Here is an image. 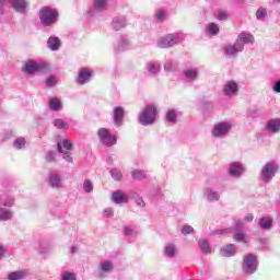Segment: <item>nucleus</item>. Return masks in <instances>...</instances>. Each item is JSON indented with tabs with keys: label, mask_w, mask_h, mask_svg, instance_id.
<instances>
[{
	"label": "nucleus",
	"mask_w": 280,
	"mask_h": 280,
	"mask_svg": "<svg viewBox=\"0 0 280 280\" xmlns=\"http://www.w3.org/2000/svg\"><path fill=\"white\" fill-rule=\"evenodd\" d=\"M10 7L18 14H27L30 0H0V16H3Z\"/></svg>",
	"instance_id": "obj_1"
},
{
	"label": "nucleus",
	"mask_w": 280,
	"mask_h": 280,
	"mask_svg": "<svg viewBox=\"0 0 280 280\" xmlns=\"http://www.w3.org/2000/svg\"><path fill=\"white\" fill-rule=\"evenodd\" d=\"M43 27H51L58 23V10L50 7H43L38 13Z\"/></svg>",
	"instance_id": "obj_2"
},
{
	"label": "nucleus",
	"mask_w": 280,
	"mask_h": 280,
	"mask_svg": "<svg viewBox=\"0 0 280 280\" xmlns=\"http://www.w3.org/2000/svg\"><path fill=\"white\" fill-rule=\"evenodd\" d=\"M159 109L154 104H148L139 115V124L141 126H152L156 121Z\"/></svg>",
	"instance_id": "obj_3"
},
{
	"label": "nucleus",
	"mask_w": 280,
	"mask_h": 280,
	"mask_svg": "<svg viewBox=\"0 0 280 280\" xmlns=\"http://www.w3.org/2000/svg\"><path fill=\"white\" fill-rule=\"evenodd\" d=\"M277 172H279V164L275 162L266 163L260 171V180H262L265 185L272 183V178L277 176Z\"/></svg>",
	"instance_id": "obj_4"
},
{
	"label": "nucleus",
	"mask_w": 280,
	"mask_h": 280,
	"mask_svg": "<svg viewBox=\"0 0 280 280\" xmlns=\"http://www.w3.org/2000/svg\"><path fill=\"white\" fill-rule=\"evenodd\" d=\"M258 266L259 261L257 260V255L247 254L244 256V260L242 264L244 275H255L257 272Z\"/></svg>",
	"instance_id": "obj_5"
},
{
	"label": "nucleus",
	"mask_w": 280,
	"mask_h": 280,
	"mask_svg": "<svg viewBox=\"0 0 280 280\" xmlns=\"http://www.w3.org/2000/svg\"><path fill=\"white\" fill-rule=\"evenodd\" d=\"M98 141L105 148H113V145H117V136L110 133V130L107 128H100L97 130Z\"/></svg>",
	"instance_id": "obj_6"
},
{
	"label": "nucleus",
	"mask_w": 280,
	"mask_h": 280,
	"mask_svg": "<svg viewBox=\"0 0 280 280\" xmlns=\"http://www.w3.org/2000/svg\"><path fill=\"white\" fill-rule=\"evenodd\" d=\"M233 129V125L229 121H220L217 122L212 130L211 135L214 139H224V137H229V132Z\"/></svg>",
	"instance_id": "obj_7"
},
{
	"label": "nucleus",
	"mask_w": 280,
	"mask_h": 280,
	"mask_svg": "<svg viewBox=\"0 0 280 280\" xmlns=\"http://www.w3.org/2000/svg\"><path fill=\"white\" fill-rule=\"evenodd\" d=\"M106 10H108V0H93V5L86 10L85 16L86 19H93L102 12H106Z\"/></svg>",
	"instance_id": "obj_8"
},
{
	"label": "nucleus",
	"mask_w": 280,
	"mask_h": 280,
	"mask_svg": "<svg viewBox=\"0 0 280 280\" xmlns=\"http://www.w3.org/2000/svg\"><path fill=\"white\" fill-rule=\"evenodd\" d=\"M180 43V34L171 33L158 40V47L161 49H170V47H174V45H178Z\"/></svg>",
	"instance_id": "obj_9"
},
{
	"label": "nucleus",
	"mask_w": 280,
	"mask_h": 280,
	"mask_svg": "<svg viewBox=\"0 0 280 280\" xmlns=\"http://www.w3.org/2000/svg\"><path fill=\"white\" fill-rule=\"evenodd\" d=\"M49 67L45 62H36L34 59H30L24 66V73L26 75H34V73H38V71H47Z\"/></svg>",
	"instance_id": "obj_10"
},
{
	"label": "nucleus",
	"mask_w": 280,
	"mask_h": 280,
	"mask_svg": "<svg viewBox=\"0 0 280 280\" xmlns=\"http://www.w3.org/2000/svg\"><path fill=\"white\" fill-rule=\"evenodd\" d=\"M47 185L51 187V189L62 188V175L56 172L49 173L47 177Z\"/></svg>",
	"instance_id": "obj_11"
},
{
	"label": "nucleus",
	"mask_w": 280,
	"mask_h": 280,
	"mask_svg": "<svg viewBox=\"0 0 280 280\" xmlns=\"http://www.w3.org/2000/svg\"><path fill=\"white\" fill-rule=\"evenodd\" d=\"M115 270V262L110 259H105L98 264V277H106Z\"/></svg>",
	"instance_id": "obj_12"
},
{
	"label": "nucleus",
	"mask_w": 280,
	"mask_h": 280,
	"mask_svg": "<svg viewBox=\"0 0 280 280\" xmlns=\"http://www.w3.org/2000/svg\"><path fill=\"white\" fill-rule=\"evenodd\" d=\"M235 42L241 46V50L244 51V45H255V36L250 33L242 32Z\"/></svg>",
	"instance_id": "obj_13"
},
{
	"label": "nucleus",
	"mask_w": 280,
	"mask_h": 280,
	"mask_svg": "<svg viewBox=\"0 0 280 280\" xmlns=\"http://www.w3.org/2000/svg\"><path fill=\"white\" fill-rule=\"evenodd\" d=\"M244 172L246 170L244 168V165L240 162L231 163L228 170V174L232 176V178H240L244 175Z\"/></svg>",
	"instance_id": "obj_14"
},
{
	"label": "nucleus",
	"mask_w": 280,
	"mask_h": 280,
	"mask_svg": "<svg viewBox=\"0 0 280 280\" xmlns=\"http://www.w3.org/2000/svg\"><path fill=\"white\" fill-rule=\"evenodd\" d=\"M225 97H233L240 93V85L235 81H228L223 86Z\"/></svg>",
	"instance_id": "obj_15"
},
{
	"label": "nucleus",
	"mask_w": 280,
	"mask_h": 280,
	"mask_svg": "<svg viewBox=\"0 0 280 280\" xmlns=\"http://www.w3.org/2000/svg\"><path fill=\"white\" fill-rule=\"evenodd\" d=\"M126 116V110L121 106H117L114 108L113 112V119H114V125L116 128H121L124 126V117Z\"/></svg>",
	"instance_id": "obj_16"
},
{
	"label": "nucleus",
	"mask_w": 280,
	"mask_h": 280,
	"mask_svg": "<svg viewBox=\"0 0 280 280\" xmlns=\"http://www.w3.org/2000/svg\"><path fill=\"white\" fill-rule=\"evenodd\" d=\"M91 78H93V71L89 70V68H82L79 71L77 84H80V86L88 84V82H91Z\"/></svg>",
	"instance_id": "obj_17"
},
{
	"label": "nucleus",
	"mask_w": 280,
	"mask_h": 280,
	"mask_svg": "<svg viewBox=\"0 0 280 280\" xmlns=\"http://www.w3.org/2000/svg\"><path fill=\"white\" fill-rule=\"evenodd\" d=\"M203 198H206L208 202H218V200H220V191L213 187H206L203 189Z\"/></svg>",
	"instance_id": "obj_18"
},
{
	"label": "nucleus",
	"mask_w": 280,
	"mask_h": 280,
	"mask_svg": "<svg viewBox=\"0 0 280 280\" xmlns=\"http://www.w3.org/2000/svg\"><path fill=\"white\" fill-rule=\"evenodd\" d=\"M265 130L271 135H279L280 132V118H271L265 125Z\"/></svg>",
	"instance_id": "obj_19"
},
{
	"label": "nucleus",
	"mask_w": 280,
	"mask_h": 280,
	"mask_svg": "<svg viewBox=\"0 0 280 280\" xmlns=\"http://www.w3.org/2000/svg\"><path fill=\"white\" fill-rule=\"evenodd\" d=\"M225 56H236V54L242 52V46L235 42L234 44H226L223 47Z\"/></svg>",
	"instance_id": "obj_20"
},
{
	"label": "nucleus",
	"mask_w": 280,
	"mask_h": 280,
	"mask_svg": "<svg viewBox=\"0 0 280 280\" xmlns=\"http://www.w3.org/2000/svg\"><path fill=\"white\" fill-rule=\"evenodd\" d=\"M184 80L186 82H196L198 81L199 73L197 68H188L183 71Z\"/></svg>",
	"instance_id": "obj_21"
},
{
	"label": "nucleus",
	"mask_w": 280,
	"mask_h": 280,
	"mask_svg": "<svg viewBox=\"0 0 280 280\" xmlns=\"http://www.w3.org/2000/svg\"><path fill=\"white\" fill-rule=\"evenodd\" d=\"M147 71L150 73V75H159V73H161V62L149 61L147 63Z\"/></svg>",
	"instance_id": "obj_22"
},
{
	"label": "nucleus",
	"mask_w": 280,
	"mask_h": 280,
	"mask_svg": "<svg viewBox=\"0 0 280 280\" xmlns=\"http://www.w3.org/2000/svg\"><path fill=\"white\" fill-rule=\"evenodd\" d=\"M205 32L208 36H218L220 34V26L214 22H210L206 24Z\"/></svg>",
	"instance_id": "obj_23"
},
{
	"label": "nucleus",
	"mask_w": 280,
	"mask_h": 280,
	"mask_svg": "<svg viewBox=\"0 0 280 280\" xmlns=\"http://www.w3.org/2000/svg\"><path fill=\"white\" fill-rule=\"evenodd\" d=\"M47 47L50 51H58L60 49V38L58 36H50L47 40Z\"/></svg>",
	"instance_id": "obj_24"
},
{
	"label": "nucleus",
	"mask_w": 280,
	"mask_h": 280,
	"mask_svg": "<svg viewBox=\"0 0 280 280\" xmlns=\"http://www.w3.org/2000/svg\"><path fill=\"white\" fill-rule=\"evenodd\" d=\"M258 226L262 229V231H270L272 229V218L262 217L258 221Z\"/></svg>",
	"instance_id": "obj_25"
},
{
	"label": "nucleus",
	"mask_w": 280,
	"mask_h": 280,
	"mask_svg": "<svg viewBox=\"0 0 280 280\" xmlns=\"http://www.w3.org/2000/svg\"><path fill=\"white\" fill-rule=\"evenodd\" d=\"M112 27L113 30H115V32H119V30H124V27H126V18L125 16L115 18L112 22Z\"/></svg>",
	"instance_id": "obj_26"
},
{
	"label": "nucleus",
	"mask_w": 280,
	"mask_h": 280,
	"mask_svg": "<svg viewBox=\"0 0 280 280\" xmlns=\"http://www.w3.org/2000/svg\"><path fill=\"white\" fill-rule=\"evenodd\" d=\"M132 47V44L130 43V39L128 37L121 36L117 44L118 51H126Z\"/></svg>",
	"instance_id": "obj_27"
},
{
	"label": "nucleus",
	"mask_w": 280,
	"mask_h": 280,
	"mask_svg": "<svg viewBox=\"0 0 280 280\" xmlns=\"http://www.w3.org/2000/svg\"><path fill=\"white\" fill-rule=\"evenodd\" d=\"M198 246L199 250H201L203 255H211V244H209V241L206 238H200L198 241Z\"/></svg>",
	"instance_id": "obj_28"
},
{
	"label": "nucleus",
	"mask_w": 280,
	"mask_h": 280,
	"mask_svg": "<svg viewBox=\"0 0 280 280\" xmlns=\"http://www.w3.org/2000/svg\"><path fill=\"white\" fill-rule=\"evenodd\" d=\"M236 253L235 244H229L221 248L222 257H233Z\"/></svg>",
	"instance_id": "obj_29"
},
{
	"label": "nucleus",
	"mask_w": 280,
	"mask_h": 280,
	"mask_svg": "<svg viewBox=\"0 0 280 280\" xmlns=\"http://www.w3.org/2000/svg\"><path fill=\"white\" fill-rule=\"evenodd\" d=\"M112 199L114 200L115 205H121L124 202H128V197L124 195L120 190L114 191Z\"/></svg>",
	"instance_id": "obj_30"
},
{
	"label": "nucleus",
	"mask_w": 280,
	"mask_h": 280,
	"mask_svg": "<svg viewBox=\"0 0 280 280\" xmlns=\"http://www.w3.org/2000/svg\"><path fill=\"white\" fill-rule=\"evenodd\" d=\"M12 210L0 208V222H8V220H12Z\"/></svg>",
	"instance_id": "obj_31"
},
{
	"label": "nucleus",
	"mask_w": 280,
	"mask_h": 280,
	"mask_svg": "<svg viewBox=\"0 0 280 280\" xmlns=\"http://www.w3.org/2000/svg\"><path fill=\"white\" fill-rule=\"evenodd\" d=\"M49 108L50 110H54V113H58L59 110H62V103H60V100L58 98H49Z\"/></svg>",
	"instance_id": "obj_32"
},
{
	"label": "nucleus",
	"mask_w": 280,
	"mask_h": 280,
	"mask_svg": "<svg viewBox=\"0 0 280 280\" xmlns=\"http://www.w3.org/2000/svg\"><path fill=\"white\" fill-rule=\"evenodd\" d=\"M52 125L55 126V128H57L58 130H69V122H66L65 120L60 119V118H56L52 121Z\"/></svg>",
	"instance_id": "obj_33"
},
{
	"label": "nucleus",
	"mask_w": 280,
	"mask_h": 280,
	"mask_svg": "<svg viewBox=\"0 0 280 280\" xmlns=\"http://www.w3.org/2000/svg\"><path fill=\"white\" fill-rule=\"evenodd\" d=\"M27 277V273L25 271H13L9 273L8 279L9 280H23Z\"/></svg>",
	"instance_id": "obj_34"
},
{
	"label": "nucleus",
	"mask_w": 280,
	"mask_h": 280,
	"mask_svg": "<svg viewBox=\"0 0 280 280\" xmlns=\"http://www.w3.org/2000/svg\"><path fill=\"white\" fill-rule=\"evenodd\" d=\"M155 20L159 22V23H163L165 21V19H167V10L165 9H158L155 11Z\"/></svg>",
	"instance_id": "obj_35"
},
{
	"label": "nucleus",
	"mask_w": 280,
	"mask_h": 280,
	"mask_svg": "<svg viewBox=\"0 0 280 280\" xmlns=\"http://www.w3.org/2000/svg\"><path fill=\"white\" fill-rule=\"evenodd\" d=\"M178 119V114L176 113V109H168L166 112V121H168V124H176Z\"/></svg>",
	"instance_id": "obj_36"
},
{
	"label": "nucleus",
	"mask_w": 280,
	"mask_h": 280,
	"mask_svg": "<svg viewBox=\"0 0 280 280\" xmlns=\"http://www.w3.org/2000/svg\"><path fill=\"white\" fill-rule=\"evenodd\" d=\"M133 180H145V172L142 170H133L131 172Z\"/></svg>",
	"instance_id": "obj_37"
},
{
	"label": "nucleus",
	"mask_w": 280,
	"mask_h": 280,
	"mask_svg": "<svg viewBox=\"0 0 280 280\" xmlns=\"http://www.w3.org/2000/svg\"><path fill=\"white\" fill-rule=\"evenodd\" d=\"M109 174L113 178V180L119 182L121 178H124V173H121V170L119 168H112L109 171Z\"/></svg>",
	"instance_id": "obj_38"
},
{
	"label": "nucleus",
	"mask_w": 280,
	"mask_h": 280,
	"mask_svg": "<svg viewBox=\"0 0 280 280\" xmlns=\"http://www.w3.org/2000/svg\"><path fill=\"white\" fill-rule=\"evenodd\" d=\"M124 235L125 237H137V231H135V226L126 225L124 228Z\"/></svg>",
	"instance_id": "obj_39"
},
{
	"label": "nucleus",
	"mask_w": 280,
	"mask_h": 280,
	"mask_svg": "<svg viewBox=\"0 0 280 280\" xmlns=\"http://www.w3.org/2000/svg\"><path fill=\"white\" fill-rule=\"evenodd\" d=\"M166 257H176V246L174 244H166L165 246Z\"/></svg>",
	"instance_id": "obj_40"
},
{
	"label": "nucleus",
	"mask_w": 280,
	"mask_h": 280,
	"mask_svg": "<svg viewBox=\"0 0 280 280\" xmlns=\"http://www.w3.org/2000/svg\"><path fill=\"white\" fill-rule=\"evenodd\" d=\"M176 70V63L173 60H166L164 62V71H167L168 73H173V71Z\"/></svg>",
	"instance_id": "obj_41"
},
{
	"label": "nucleus",
	"mask_w": 280,
	"mask_h": 280,
	"mask_svg": "<svg viewBox=\"0 0 280 280\" xmlns=\"http://www.w3.org/2000/svg\"><path fill=\"white\" fill-rule=\"evenodd\" d=\"M24 145H25V138L23 137L16 138L13 142V148H15V150H23Z\"/></svg>",
	"instance_id": "obj_42"
},
{
	"label": "nucleus",
	"mask_w": 280,
	"mask_h": 280,
	"mask_svg": "<svg viewBox=\"0 0 280 280\" xmlns=\"http://www.w3.org/2000/svg\"><path fill=\"white\" fill-rule=\"evenodd\" d=\"M234 240L235 242H244L246 243V233H244V231L238 230L234 233Z\"/></svg>",
	"instance_id": "obj_43"
},
{
	"label": "nucleus",
	"mask_w": 280,
	"mask_h": 280,
	"mask_svg": "<svg viewBox=\"0 0 280 280\" xmlns=\"http://www.w3.org/2000/svg\"><path fill=\"white\" fill-rule=\"evenodd\" d=\"M61 280H78V278L75 277V273L71 271H62Z\"/></svg>",
	"instance_id": "obj_44"
},
{
	"label": "nucleus",
	"mask_w": 280,
	"mask_h": 280,
	"mask_svg": "<svg viewBox=\"0 0 280 280\" xmlns=\"http://www.w3.org/2000/svg\"><path fill=\"white\" fill-rule=\"evenodd\" d=\"M266 16H268V11L266 9H258L256 11V19L258 21H265Z\"/></svg>",
	"instance_id": "obj_45"
},
{
	"label": "nucleus",
	"mask_w": 280,
	"mask_h": 280,
	"mask_svg": "<svg viewBox=\"0 0 280 280\" xmlns=\"http://www.w3.org/2000/svg\"><path fill=\"white\" fill-rule=\"evenodd\" d=\"M3 207H14V196H7L2 199Z\"/></svg>",
	"instance_id": "obj_46"
},
{
	"label": "nucleus",
	"mask_w": 280,
	"mask_h": 280,
	"mask_svg": "<svg viewBox=\"0 0 280 280\" xmlns=\"http://www.w3.org/2000/svg\"><path fill=\"white\" fill-rule=\"evenodd\" d=\"M83 191L85 194H91L93 191V182H91V179H86L83 183Z\"/></svg>",
	"instance_id": "obj_47"
},
{
	"label": "nucleus",
	"mask_w": 280,
	"mask_h": 280,
	"mask_svg": "<svg viewBox=\"0 0 280 280\" xmlns=\"http://www.w3.org/2000/svg\"><path fill=\"white\" fill-rule=\"evenodd\" d=\"M46 161H48V163H57V159H56V153L52 151H48L46 154Z\"/></svg>",
	"instance_id": "obj_48"
},
{
	"label": "nucleus",
	"mask_w": 280,
	"mask_h": 280,
	"mask_svg": "<svg viewBox=\"0 0 280 280\" xmlns=\"http://www.w3.org/2000/svg\"><path fill=\"white\" fill-rule=\"evenodd\" d=\"M191 233H194V228L191 225H184L182 228L183 235H191Z\"/></svg>",
	"instance_id": "obj_49"
},
{
	"label": "nucleus",
	"mask_w": 280,
	"mask_h": 280,
	"mask_svg": "<svg viewBox=\"0 0 280 280\" xmlns=\"http://www.w3.org/2000/svg\"><path fill=\"white\" fill-rule=\"evenodd\" d=\"M62 148H65V150H73V143L71 140L66 139L62 141Z\"/></svg>",
	"instance_id": "obj_50"
},
{
	"label": "nucleus",
	"mask_w": 280,
	"mask_h": 280,
	"mask_svg": "<svg viewBox=\"0 0 280 280\" xmlns=\"http://www.w3.org/2000/svg\"><path fill=\"white\" fill-rule=\"evenodd\" d=\"M104 218H113L115 215V212L113 211V208H106L103 210Z\"/></svg>",
	"instance_id": "obj_51"
},
{
	"label": "nucleus",
	"mask_w": 280,
	"mask_h": 280,
	"mask_svg": "<svg viewBox=\"0 0 280 280\" xmlns=\"http://www.w3.org/2000/svg\"><path fill=\"white\" fill-rule=\"evenodd\" d=\"M46 86H56V77H48L46 79Z\"/></svg>",
	"instance_id": "obj_52"
},
{
	"label": "nucleus",
	"mask_w": 280,
	"mask_h": 280,
	"mask_svg": "<svg viewBox=\"0 0 280 280\" xmlns=\"http://www.w3.org/2000/svg\"><path fill=\"white\" fill-rule=\"evenodd\" d=\"M63 160L67 161L68 163H72L73 162V156L71 155V152L65 151L63 152Z\"/></svg>",
	"instance_id": "obj_53"
},
{
	"label": "nucleus",
	"mask_w": 280,
	"mask_h": 280,
	"mask_svg": "<svg viewBox=\"0 0 280 280\" xmlns=\"http://www.w3.org/2000/svg\"><path fill=\"white\" fill-rule=\"evenodd\" d=\"M273 93H280V80L276 81L272 85Z\"/></svg>",
	"instance_id": "obj_54"
},
{
	"label": "nucleus",
	"mask_w": 280,
	"mask_h": 280,
	"mask_svg": "<svg viewBox=\"0 0 280 280\" xmlns=\"http://www.w3.org/2000/svg\"><path fill=\"white\" fill-rule=\"evenodd\" d=\"M218 21H226L228 15L225 12H219L217 15Z\"/></svg>",
	"instance_id": "obj_55"
},
{
	"label": "nucleus",
	"mask_w": 280,
	"mask_h": 280,
	"mask_svg": "<svg viewBox=\"0 0 280 280\" xmlns=\"http://www.w3.org/2000/svg\"><path fill=\"white\" fill-rule=\"evenodd\" d=\"M224 233H228V230H214L211 235H224Z\"/></svg>",
	"instance_id": "obj_56"
},
{
	"label": "nucleus",
	"mask_w": 280,
	"mask_h": 280,
	"mask_svg": "<svg viewBox=\"0 0 280 280\" xmlns=\"http://www.w3.org/2000/svg\"><path fill=\"white\" fill-rule=\"evenodd\" d=\"M136 203L138 207H141L143 209V207H145V201H143V198H138L136 200Z\"/></svg>",
	"instance_id": "obj_57"
},
{
	"label": "nucleus",
	"mask_w": 280,
	"mask_h": 280,
	"mask_svg": "<svg viewBox=\"0 0 280 280\" xmlns=\"http://www.w3.org/2000/svg\"><path fill=\"white\" fill-rule=\"evenodd\" d=\"M253 220H255L253 213H248L245 215V222H253Z\"/></svg>",
	"instance_id": "obj_58"
},
{
	"label": "nucleus",
	"mask_w": 280,
	"mask_h": 280,
	"mask_svg": "<svg viewBox=\"0 0 280 280\" xmlns=\"http://www.w3.org/2000/svg\"><path fill=\"white\" fill-rule=\"evenodd\" d=\"M235 226L236 229H241V226H244V220H237Z\"/></svg>",
	"instance_id": "obj_59"
},
{
	"label": "nucleus",
	"mask_w": 280,
	"mask_h": 280,
	"mask_svg": "<svg viewBox=\"0 0 280 280\" xmlns=\"http://www.w3.org/2000/svg\"><path fill=\"white\" fill-rule=\"evenodd\" d=\"M57 152H59V154H65V151L62 150V144H57Z\"/></svg>",
	"instance_id": "obj_60"
},
{
	"label": "nucleus",
	"mask_w": 280,
	"mask_h": 280,
	"mask_svg": "<svg viewBox=\"0 0 280 280\" xmlns=\"http://www.w3.org/2000/svg\"><path fill=\"white\" fill-rule=\"evenodd\" d=\"M70 253H71V255H75V253H78V247L77 246H71L70 247Z\"/></svg>",
	"instance_id": "obj_61"
},
{
	"label": "nucleus",
	"mask_w": 280,
	"mask_h": 280,
	"mask_svg": "<svg viewBox=\"0 0 280 280\" xmlns=\"http://www.w3.org/2000/svg\"><path fill=\"white\" fill-rule=\"evenodd\" d=\"M5 254V248H3V246L0 245V259L1 257Z\"/></svg>",
	"instance_id": "obj_62"
},
{
	"label": "nucleus",
	"mask_w": 280,
	"mask_h": 280,
	"mask_svg": "<svg viewBox=\"0 0 280 280\" xmlns=\"http://www.w3.org/2000/svg\"><path fill=\"white\" fill-rule=\"evenodd\" d=\"M39 253H49V248L43 250V249H39Z\"/></svg>",
	"instance_id": "obj_63"
},
{
	"label": "nucleus",
	"mask_w": 280,
	"mask_h": 280,
	"mask_svg": "<svg viewBox=\"0 0 280 280\" xmlns=\"http://www.w3.org/2000/svg\"><path fill=\"white\" fill-rule=\"evenodd\" d=\"M278 1V3H280V0H277Z\"/></svg>",
	"instance_id": "obj_64"
}]
</instances>
